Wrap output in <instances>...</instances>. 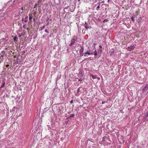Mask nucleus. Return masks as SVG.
<instances>
[{"label":"nucleus","instance_id":"1","mask_svg":"<svg viewBox=\"0 0 148 148\" xmlns=\"http://www.w3.org/2000/svg\"><path fill=\"white\" fill-rule=\"evenodd\" d=\"M77 37L75 35L73 37V38L71 40V43L69 45V46H71L73 45L75 43V41L77 40Z\"/></svg>","mask_w":148,"mask_h":148},{"label":"nucleus","instance_id":"2","mask_svg":"<svg viewBox=\"0 0 148 148\" xmlns=\"http://www.w3.org/2000/svg\"><path fill=\"white\" fill-rule=\"evenodd\" d=\"M22 0H15L13 1V3L11 6H12L13 5V6L18 5L20 3L22 2Z\"/></svg>","mask_w":148,"mask_h":148},{"label":"nucleus","instance_id":"3","mask_svg":"<svg viewBox=\"0 0 148 148\" xmlns=\"http://www.w3.org/2000/svg\"><path fill=\"white\" fill-rule=\"evenodd\" d=\"M23 7L22 6L21 9L19 8L18 9V12H16L15 13V15L16 16H19L21 14L23 13Z\"/></svg>","mask_w":148,"mask_h":148},{"label":"nucleus","instance_id":"4","mask_svg":"<svg viewBox=\"0 0 148 148\" xmlns=\"http://www.w3.org/2000/svg\"><path fill=\"white\" fill-rule=\"evenodd\" d=\"M136 45H131L130 47H128L127 49L130 51H131L132 50H133L135 48Z\"/></svg>","mask_w":148,"mask_h":148},{"label":"nucleus","instance_id":"5","mask_svg":"<svg viewBox=\"0 0 148 148\" xmlns=\"http://www.w3.org/2000/svg\"><path fill=\"white\" fill-rule=\"evenodd\" d=\"M77 76L79 78H82L83 76V74L82 72H79Z\"/></svg>","mask_w":148,"mask_h":148},{"label":"nucleus","instance_id":"6","mask_svg":"<svg viewBox=\"0 0 148 148\" xmlns=\"http://www.w3.org/2000/svg\"><path fill=\"white\" fill-rule=\"evenodd\" d=\"M84 27L86 29H88L89 28H90V29L92 28V27L91 26H89V25L88 24L86 25H85Z\"/></svg>","mask_w":148,"mask_h":148},{"label":"nucleus","instance_id":"7","mask_svg":"<svg viewBox=\"0 0 148 148\" xmlns=\"http://www.w3.org/2000/svg\"><path fill=\"white\" fill-rule=\"evenodd\" d=\"M148 89V84H146L145 86L143 88V90H147Z\"/></svg>","mask_w":148,"mask_h":148},{"label":"nucleus","instance_id":"8","mask_svg":"<svg viewBox=\"0 0 148 148\" xmlns=\"http://www.w3.org/2000/svg\"><path fill=\"white\" fill-rule=\"evenodd\" d=\"M84 56L85 57H88V56L87 55V54H88V55H90V53L88 51L85 53H84Z\"/></svg>","mask_w":148,"mask_h":148},{"label":"nucleus","instance_id":"9","mask_svg":"<svg viewBox=\"0 0 148 148\" xmlns=\"http://www.w3.org/2000/svg\"><path fill=\"white\" fill-rule=\"evenodd\" d=\"M84 48L83 47H82L81 49L79 50V53H82L83 52Z\"/></svg>","mask_w":148,"mask_h":148},{"label":"nucleus","instance_id":"10","mask_svg":"<svg viewBox=\"0 0 148 148\" xmlns=\"http://www.w3.org/2000/svg\"><path fill=\"white\" fill-rule=\"evenodd\" d=\"M104 1H102L101 2V3H99V4L98 6L97 7L96 9L97 10H98L100 8V4L101 3H104Z\"/></svg>","mask_w":148,"mask_h":148},{"label":"nucleus","instance_id":"11","mask_svg":"<svg viewBox=\"0 0 148 148\" xmlns=\"http://www.w3.org/2000/svg\"><path fill=\"white\" fill-rule=\"evenodd\" d=\"M70 10L71 12H73L74 11V9L73 8V6H72L71 7H70Z\"/></svg>","mask_w":148,"mask_h":148},{"label":"nucleus","instance_id":"12","mask_svg":"<svg viewBox=\"0 0 148 148\" xmlns=\"http://www.w3.org/2000/svg\"><path fill=\"white\" fill-rule=\"evenodd\" d=\"M4 56V53L2 51L1 53H0V59H1V58H3Z\"/></svg>","mask_w":148,"mask_h":148},{"label":"nucleus","instance_id":"13","mask_svg":"<svg viewBox=\"0 0 148 148\" xmlns=\"http://www.w3.org/2000/svg\"><path fill=\"white\" fill-rule=\"evenodd\" d=\"M28 16H26L25 18L24 22L26 23L28 21Z\"/></svg>","mask_w":148,"mask_h":148},{"label":"nucleus","instance_id":"14","mask_svg":"<svg viewBox=\"0 0 148 148\" xmlns=\"http://www.w3.org/2000/svg\"><path fill=\"white\" fill-rule=\"evenodd\" d=\"M107 139V137L106 136H104L102 138V141H105Z\"/></svg>","mask_w":148,"mask_h":148},{"label":"nucleus","instance_id":"15","mask_svg":"<svg viewBox=\"0 0 148 148\" xmlns=\"http://www.w3.org/2000/svg\"><path fill=\"white\" fill-rule=\"evenodd\" d=\"M5 82H4L2 83V84L1 85V87H0L1 88H2L5 85Z\"/></svg>","mask_w":148,"mask_h":148},{"label":"nucleus","instance_id":"16","mask_svg":"<svg viewBox=\"0 0 148 148\" xmlns=\"http://www.w3.org/2000/svg\"><path fill=\"white\" fill-rule=\"evenodd\" d=\"M5 8H5V7H3V8L2 9H1V10H0V14L2 12V11H4L5 10Z\"/></svg>","mask_w":148,"mask_h":148},{"label":"nucleus","instance_id":"17","mask_svg":"<svg viewBox=\"0 0 148 148\" xmlns=\"http://www.w3.org/2000/svg\"><path fill=\"white\" fill-rule=\"evenodd\" d=\"M18 38L16 37H14V41H18Z\"/></svg>","mask_w":148,"mask_h":148},{"label":"nucleus","instance_id":"18","mask_svg":"<svg viewBox=\"0 0 148 148\" xmlns=\"http://www.w3.org/2000/svg\"><path fill=\"white\" fill-rule=\"evenodd\" d=\"M45 25H43L42 27H40L41 29L40 30L41 31V30L44 29L45 28Z\"/></svg>","mask_w":148,"mask_h":148},{"label":"nucleus","instance_id":"19","mask_svg":"<svg viewBox=\"0 0 148 148\" xmlns=\"http://www.w3.org/2000/svg\"><path fill=\"white\" fill-rule=\"evenodd\" d=\"M58 114H61V109L60 108H59L58 109Z\"/></svg>","mask_w":148,"mask_h":148},{"label":"nucleus","instance_id":"20","mask_svg":"<svg viewBox=\"0 0 148 148\" xmlns=\"http://www.w3.org/2000/svg\"><path fill=\"white\" fill-rule=\"evenodd\" d=\"M75 116V115L74 114H72L70 115L69 118L70 117H73Z\"/></svg>","mask_w":148,"mask_h":148},{"label":"nucleus","instance_id":"21","mask_svg":"<svg viewBox=\"0 0 148 148\" xmlns=\"http://www.w3.org/2000/svg\"><path fill=\"white\" fill-rule=\"evenodd\" d=\"M39 5V4L38 3V2L37 3H35V8H36V10H37V9L36 8V7L38 5Z\"/></svg>","mask_w":148,"mask_h":148},{"label":"nucleus","instance_id":"22","mask_svg":"<svg viewBox=\"0 0 148 148\" xmlns=\"http://www.w3.org/2000/svg\"><path fill=\"white\" fill-rule=\"evenodd\" d=\"M97 55V52L96 50L94 51V55L95 56H96Z\"/></svg>","mask_w":148,"mask_h":148},{"label":"nucleus","instance_id":"23","mask_svg":"<svg viewBox=\"0 0 148 148\" xmlns=\"http://www.w3.org/2000/svg\"><path fill=\"white\" fill-rule=\"evenodd\" d=\"M131 20L132 21H134V16H132L131 17Z\"/></svg>","mask_w":148,"mask_h":148},{"label":"nucleus","instance_id":"24","mask_svg":"<svg viewBox=\"0 0 148 148\" xmlns=\"http://www.w3.org/2000/svg\"><path fill=\"white\" fill-rule=\"evenodd\" d=\"M145 116H146V117H147L148 116V111L145 114Z\"/></svg>","mask_w":148,"mask_h":148},{"label":"nucleus","instance_id":"25","mask_svg":"<svg viewBox=\"0 0 148 148\" xmlns=\"http://www.w3.org/2000/svg\"><path fill=\"white\" fill-rule=\"evenodd\" d=\"M32 18V17L31 16H29V19L31 20Z\"/></svg>","mask_w":148,"mask_h":148},{"label":"nucleus","instance_id":"26","mask_svg":"<svg viewBox=\"0 0 148 148\" xmlns=\"http://www.w3.org/2000/svg\"><path fill=\"white\" fill-rule=\"evenodd\" d=\"M45 32L46 33H47L48 34H49V33L48 31L47 30V29H46L45 30Z\"/></svg>","mask_w":148,"mask_h":148},{"label":"nucleus","instance_id":"27","mask_svg":"<svg viewBox=\"0 0 148 148\" xmlns=\"http://www.w3.org/2000/svg\"><path fill=\"white\" fill-rule=\"evenodd\" d=\"M69 6H67V7H65L64 8V9H68L69 8Z\"/></svg>","mask_w":148,"mask_h":148},{"label":"nucleus","instance_id":"28","mask_svg":"<svg viewBox=\"0 0 148 148\" xmlns=\"http://www.w3.org/2000/svg\"><path fill=\"white\" fill-rule=\"evenodd\" d=\"M108 21V19H105L103 21V22H104L105 21Z\"/></svg>","mask_w":148,"mask_h":148},{"label":"nucleus","instance_id":"29","mask_svg":"<svg viewBox=\"0 0 148 148\" xmlns=\"http://www.w3.org/2000/svg\"><path fill=\"white\" fill-rule=\"evenodd\" d=\"M82 78H79V79L78 80V81H82Z\"/></svg>","mask_w":148,"mask_h":148},{"label":"nucleus","instance_id":"30","mask_svg":"<svg viewBox=\"0 0 148 148\" xmlns=\"http://www.w3.org/2000/svg\"><path fill=\"white\" fill-rule=\"evenodd\" d=\"M49 18L47 17V19H46V21H49Z\"/></svg>","mask_w":148,"mask_h":148},{"label":"nucleus","instance_id":"31","mask_svg":"<svg viewBox=\"0 0 148 148\" xmlns=\"http://www.w3.org/2000/svg\"><path fill=\"white\" fill-rule=\"evenodd\" d=\"M23 27L24 28V29H26V27H25V25H24L23 26Z\"/></svg>","mask_w":148,"mask_h":148},{"label":"nucleus","instance_id":"32","mask_svg":"<svg viewBox=\"0 0 148 148\" xmlns=\"http://www.w3.org/2000/svg\"><path fill=\"white\" fill-rule=\"evenodd\" d=\"M96 43H93V45H94V48H95V46L96 45Z\"/></svg>","mask_w":148,"mask_h":148},{"label":"nucleus","instance_id":"33","mask_svg":"<svg viewBox=\"0 0 148 148\" xmlns=\"http://www.w3.org/2000/svg\"><path fill=\"white\" fill-rule=\"evenodd\" d=\"M79 90H80L79 88H78L77 89V92L78 93L79 92Z\"/></svg>","mask_w":148,"mask_h":148},{"label":"nucleus","instance_id":"34","mask_svg":"<svg viewBox=\"0 0 148 148\" xmlns=\"http://www.w3.org/2000/svg\"><path fill=\"white\" fill-rule=\"evenodd\" d=\"M73 100H71V101H70V103L71 104H72V103H73Z\"/></svg>","mask_w":148,"mask_h":148},{"label":"nucleus","instance_id":"35","mask_svg":"<svg viewBox=\"0 0 148 148\" xmlns=\"http://www.w3.org/2000/svg\"><path fill=\"white\" fill-rule=\"evenodd\" d=\"M49 22H48L46 24V26H48L49 25Z\"/></svg>","mask_w":148,"mask_h":148},{"label":"nucleus","instance_id":"36","mask_svg":"<svg viewBox=\"0 0 148 148\" xmlns=\"http://www.w3.org/2000/svg\"><path fill=\"white\" fill-rule=\"evenodd\" d=\"M105 103H106V102H105L104 101H102V104H103Z\"/></svg>","mask_w":148,"mask_h":148},{"label":"nucleus","instance_id":"37","mask_svg":"<svg viewBox=\"0 0 148 148\" xmlns=\"http://www.w3.org/2000/svg\"><path fill=\"white\" fill-rule=\"evenodd\" d=\"M91 76H92V78L93 79H95V78L94 77V76L93 75H92Z\"/></svg>","mask_w":148,"mask_h":148},{"label":"nucleus","instance_id":"38","mask_svg":"<svg viewBox=\"0 0 148 148\" xmlns=\"http://www.w3.org/2000/svg\"><path fill=\"white\" fill-rule=\"evenodd\" d=\"M22 21H24V18H23V17L22 18Z\"/></svg>","mask_w":148,"mask_h":148},{"label":"nucleus","instance_id":"39","mask_svg":"<svg viewBox=\"0 0 148 148\" xmlns=\"http://www.w3.org/2000/svg\"><path fill=\"white\" fill-rule=\"evenodd\" d=\"M84 55V53H82V54H80V56H82Z\"/></svg>","mask_w":148,"mask_h":148},{"label":"nucleus","instance_id":"40","mask_svg":"<svg viewBox=\"0 0 148 148\" xmlns=\"http://www.w3.org/2000/svg\"><path fill=\"white\" fill-rule=\"evenodd\" d=\"M12 2H11V1H10V2H8V3H7V4H8L9 3L10 4L11 3H12Z\"/></svg>","mask_w":148,"mask_h":148},{"label":"nucleus","instance_id":"41","mask_svg":"<svg viewBox=\"0 0 148 148\" xmlns=\"http://www.w3.org/2000/svg\"><path fill=\"white\" fill-rule=\"evenodd\" d=\"M45 36H46V35H43V38H45Z\"/></svg>","mask_w":148,"mask_h":148},{"label":"nucleus","instance_id":"42","mask_svg":"<svg viewBox=\"0 0 148 148\" xmlns=\"http://www.w3.org/2000/svg\"><path fill=\"white\" fill-rule=\"evenodd\" d=\"M99 47L100 48H102V46L101 45H99Z\"/></svg>","mask_w":148,"mask_h":148},{"label":"nucleus","instance_id":"43","mask_svg":"<svg viewBox=\"0 0 148 148\" xmlns=\"http://www.w3.org/2000/svg\"><path fill=\"white\" fill-rule=\"evenodd\" d=\"M52 19H49V21H52Z\"/></svg>","mask_w":148,"mask_h":148},{"label":"nucleus","instance_id":"44","mask_svg":"<svg viewBox=\"0 0 148 148\" xmlns=\"http://www.w3.org/2000/svg\"><path fill=\"white\" fill-rule=\"evenodd\" d=\"M88 24L87 23H86V22H85V25H87Z\"/></svg>","mask_w":148,"mask_h":148},{"label":"nucleus","instance_id":"45","mask_svg":"<svg viewBox=\"0 0 148 148\" xmlns=\"http://www.w3.org/2000/svg\"><path fill=\"white\" fill-rule=\"evenodd\" d=\"M90 54L92 55L93 54V53L92 52V53H90Z\"/></svg>","mask_w":148,"mask_h":148},{"label":"nucleus","instance_id":"46","mask_svg":"<svg viewBox=\"0 0 148 148\" xmlns=\"http://www.w3.org/2000/svg\"><path fill=\"white\" fill-rule=\"evenodd\" d=\"M9 66V65H7L6 66V67H8Z\"/></svg>","mask_w":148,"mask_h":148},{"label":"nucleus","instance_id":"47","mask_svg":"<svg viewBox=\"0 0 148 148\" xmlns=\"http://www.w3.org/2000/svg\"><path fill=\"white\" fill-rule=\"evenodd\" d=\"M35 9H36L35 6V7H34V9H35Z\"/></svg>","mask_w":148,"mask_h":148},{"label":"nucleus","instance_id":"48","mask_svg":"<svg viewBox=\"0 0 148 148\" xmlns=\"http://www.w3.org/2000/svg\"><path fill=\"white\" fill-rule=\"evenodd\" d=\"M98 3L97 4V5H99V3Z\"/></svg>","mask_w":148,"mask_h":148},{"label":"nucleus","instance_id":"49","mask_svg":"<svg viewBox=\"0 0 148 148\" xmlns=\"http://www.w3.org/2000/svg\"><path fill=\"white\" fill-rule=\"evenodd\" d=\"M98 79H100V78H99H99H98Z\"/></svg>","mask_w":148,"mask_h":148},{"label":"nucleus","instance_id":"50","mask_svg":"<svg viewBox=\"0 0 148 148\" xmlns=\"http://www.w3.org/2000/svg\"><path fill=\"white\" fill-rule=\"evenodd\" d=\"M70 112H68V113H69V114H70Z\"/></svg>","mask_w":148,"mask_h":148},{"label":"nucleus","instance_id":"51","mask_svg":"<svg viewBox=\"0 0 148 148\" xmlns=\"http://www.w3.org/2000/svg\"><path fill=\"white\" fill-rule=\"evenodd\" d=\"M33 19H34V20L35 21V19L34 18Z\"/></svg>","mask_w":148,"mask_h":148},{"label":"nucleus","instance_id":"52","mask_svg":"<svg viewBox=\"0 0 148 148\" xmlns=\"http://www.w3.org/2000/svg\"><path fill=\"white\" fill-rule=\"evenodd\" d=\"M80 0H78V1H79Z\"/></svg>","mask_w":148,"mask_h":148}]
</instances>
